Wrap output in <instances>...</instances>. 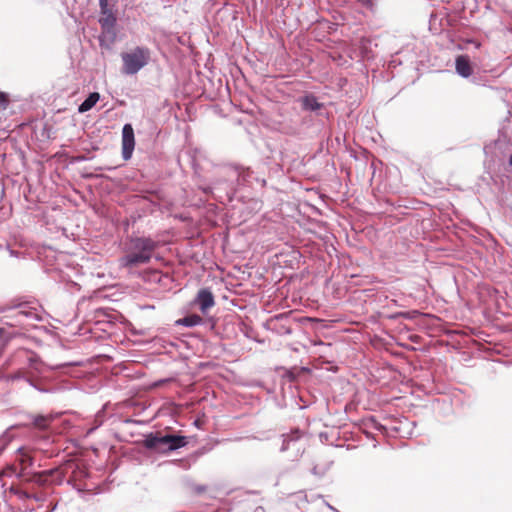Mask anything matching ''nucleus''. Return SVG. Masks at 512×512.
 Instances as JSON below:
<instances>
[{"label":"nucleus","instance_id":"1","mask_svg":"<svg viewBox=\"0 0 512 512\" xmlns=\"http://www.w3.org/2000/svg\"><path fill=\"white\" fill-rule=\"evenodd\" d=\"M157 247L158 243L149 237L131 238L126 254L119 259L120 267L131 269L149 263Z\"/></svg>","mask_w":512,"mask_h":512},{"label":"nucleus","instance_id":"2","mask_svg":"<svg viewBox=\"0 0 512 512\" xmlns=\"http://www.w3.org/2000/svg\"><path fill=\"white\" fill-rule=\"evenodd\" d=\"M187 438L178 435H162L160 432L149 434L143 441L147 449L158 453H167L182 448L187 444Z\"/></svg>","mask_w":512,"mask_h":512},{"label":"nucleus","instance_id":"3","mask_svg":"<svg viewBox=\"0 0 512 512\" xmlns=\"http://www.w3.org/2000/svg\"><path fill=\"white\" fill-rule=\"evenodd\" d=\"M123 61L122 72L127 75L136 74L150 60V50L147 47H135L121 54Z\"/></svg>","mask_w":512,"mask_h":512},{"label":"nucleus","instance_id":"4","mask_svg":"<svg viewBox=\"0 0 512 512\" xmlns=\"http://www.w3.org/2000/svg\"><path fill=\"white\" fill-rule=\"evenodd\" d=\"M135 147L134 130L131 124H125L122 129V156L125 160L131 158Z\"/></svg>","mask_w":512,"mask_h":512},{"label":"nucleus","instance_id":"5","mask_svg":"<svg viewBox=\"0 0 512 512\" xmlns=\"http://www.w3.org/2000/svg\"><path fill=\"white\" fill-rule=\"evenodd\" d=\"M196 302L198 303L200 310L203 313L215 305L214 296L212 292L207 288L199 290L196 297Z\"/></svg>","mask_w":512,"mask_h":512},{"label":"nucleus","instance_id":"6","mask_svg":"<svg viewBox=\"0 0 512 512\" xmlns=\"http://www.w3.org/2000/svg\"><path fill=\"white\" fill-rule=\"evenodd\" d=\"M456 72L464 77L468 78L473 74V68L471 66L470 58L468 55H459L455 60Z\"/></svg>","mask_w":512,"mask_h":512},{"label":"nucleus","instance_id":"7","mask_svg":"<svg viewBox=\"0 0 512 512\" xmlns=\"http://www.w3.org/2000/svg\"><path fill=\"white\" fill-rule=\"evenodd\" d=\"M59 473L55 469L45 470L39 473L34 472V484L51 485L57 481Z\"/></svg>","mask_w":512,"mask_h":512},{"label":"nucleus","instance_id":"8","mask_svg":"<svg viewBox=\"0 0 512 512\" xmlns=\"http://www.w3.org/2000/svg\"><path fill=\"white\" fill-rule=\"evenodd\" d=\"M101 17L99 19V23L104 32L114 33V28L116 25V17L112 11L101 13Z\"/></svg>","mask_w":512,"mask_h":512},{"label":"nucleus","instance_id":"9","mask_svg":"<svg viewBox=\"0 0 512 512\" xmlns=\"http://www.w3.org/2000/svg\"><path fill=\"white\" fill-rule=\"evenodd\" d=\"M302 108L307 111H317L323 107L313 95H306L301 98Z\"/></svg>","mask_w":512,"mask_h":512},{"label":"nucleus","instance_id":"10","mask_svg":"<svg viewBox=\"0 0 512 512\" xmlns=\"http://www.w3.org/2000/svg\"><path fill=\"white\" fill-rule=\"evenodd\" d=\"M100 98L99 93H91L79 106L78 110L80 113H84L93 108Z\"/></svg>","mask_w":512,"mask_h":512},{"label":"nucleus","instance_id":"11","mask_svg":"<svg viewBox=\"0 0 512 512\" xmlns=\"http://www.w3.org/2000/svg\"><path fill=\"white\" fill-rule=\"evenodd\" d=\"M203 321L202 317L197 314L188 315L182 319L176 321V324L187 327H193L201 324Z\"/></svg>","mask_w":512,"mask_h":512},{"label":"nucleus","instance_id":"12","mask_svg":"<svg viewBox=\"0 0 512 512\" xmlns=\"http://www.w3.org/2000/svg\"><path fill=\"white\" fill-rule=\"evenodd\" d=\"M51 422V418L47 416L38 415L34 417V430L36 428L46 429ZM36 439V433L34 432V440Z\"/></svg>","mask_w":512,"mask_h":512},{"label":"nucleus","instance_id":"13","mask_svg":"<svg viewBox=\"0 0 512 512\" xmlns=\"http://www.w3.org/2000/svg\"><path fill=\"white\" fill-rule=\"evenodd\" d=\"M99 6H100L101 13H106V12L112 11L109 8V0H99Z\"/></svg>","mask_w":512,"mask_h":512},{"label":"nucleus","instance_id":"14","mask_svg":"<svg viewBox=\"0 0 512 512\" xmlns=\"http://www.w3.org/2000/svg\"><path fill=\"white\" fill-rule=\"evenodd\" d=\"M8 103V98L5 93L0 92V107L5 108Z\"/></svg>","mask_w":512,"mask_h":512},{"label":"nucleus","instance_id":"15","mask_svg":"<svg viewBox=\"0 0 512 512\" xmlns=\"http://www.w3.org/2000/svg\"><path fill=\"white\" fill-rule=\"evenodd\" d=\"M13 474V470L11 468L4 469L0 471V481H2L3 477L11 476Z\"/></svg>","mask_w":512,"mask_h":512},{"label":"nucleus","instance_id":"16","mask_svg":"<svg viewBox=\"0 0 512 512\" xmlns=\"http://www.w3.org/2000/svg\"><path fill=\"white\" fill-rule=\"evenodd\" d=\"M10 490H11V491H14L15 493H18V492H19V491H18V489H14L13 485L10 487Z\"/></svg>","mask_w":512,"mask_h":512},{"label":"nucleus","instance_id":"17","mask_svg":"<svg viewBox=\"0 0 512 512\" xmlns=\"http://www.w3.org/2000/svg\"><path fill=\"white\" fill-rule=\"evenodd\" d=\"M4 330L0 328V338L3 336Z\"/></svg>","mask_w":512,"mask_h":512},{"label":"nucleus","instance_id":"18","mask_svg":"<svg viewBox=\"0 0 512 512\" xmlns=\"http://www.w3.org/2000/svg\"><path fill=\"white\" fill-rule=\"evenodd\" d=\"M509 164L512 166V154L510 155V158H509Z\"/></svg>","mask_w":512,"mask_h":512}]
</instances>
